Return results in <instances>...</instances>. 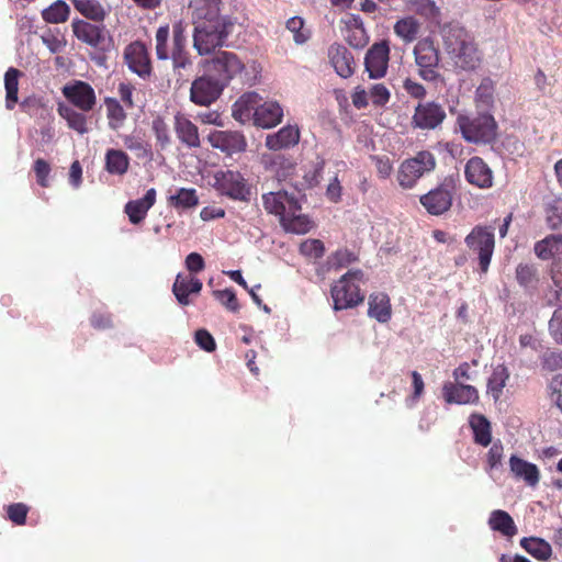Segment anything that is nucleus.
Returning <instances> with one entry per match:
<instances>
[{
  "instance_id": "obj_1",
  "label": "nucleus",
  "mask_w": 562,
  "mask_h": 562,
  "mask_svg": "<svg viewBox=\"0 0 562 562\" xmlns=\"http://www.w3.org/2000/svg\"><path fill=\"white\" fill-rule=\"evenodd\" d=\"M221 0H191L195 19L193 46L200 55H206L225 44L234 23L220 14Z\"/></svg>"
},
{
  "instance_id": "obj_2",
  "label": "nucleus",
  "mask_w": 562,
  "mask_h": 562,
  "mask_svg": "<svg viewBox=\"0 0 562 562\" xmlns=\"http://www.w3.org/2000/svg\"><path fill=\"white\" fill-rule=\"evenodd\" d=\"M187 26L176 21L170 30L169 24L160 25L155 34V50L158 60L172 61V70L182 76V70L192 67V58L188 49Z\"/></svg>"
},
{
  "instance_id": "obj_3",
  "label": "nucleus",
  "mask_w": 562,
  "mask_h": 562,
  "mask_svg": "<svg viewBox=\"0 0 562 562\" xmlns=\"http://www.w3.org/2000/svg\"><path fill=\"white\" fill-rule=\"evenodd\" d=\"M443 48L457 69L472 71L481 64V54L473 36L461 26L442 30Z\"/></svg>"
},
{
  "instance_id": "obj_4",
  "label": "nucleus",
  "mask_w": 562,
  "mask_h": 562,
  "mask_svg": "<svg viewBox=\"0 0 562 562\" xmlns=\"http://www.w3.org/2000/svg\"><path fill=\"white\" fill-rule=\"evenodd\" d=\"M456 124L468 143L486 145L496 139L498 125L490 113L459 114Z\"/></svg>"
},
{
  "instance_id": "obj_5",
  "label": "nucleus",
  "mask_w": 562,
  "mask_h": 562,
  "mask_svg": "<svg viewBox=\"0 0 562 562\" xmlns=\"http://www.w3.org/2000/svg\"><path fill=\"white\" fill-rule=\"evenodd\" d=\"M363 277L360 269L349 270L331 285L330 295L335 311L353 308L364 301V294L360 290Z\"/></svg>"
},
{
  "instance_id": "obj_6",
  "label": "nucleus",
  "mask_w": 562,
  "mask_h": 562,
  "mask_svg": "<svg viewBox=\"0 0 562 562\" xmlns=\"http://www.w3.org/2000/svg\"><path fill=\"white\" fill-rule=\"evenodd\" d=\"M214 189L223 196L233 201L249 203L254 187L237 170H218L214 175Z\"/></svg>"
},
{
  "instance_id": "obj_7",
  "label": "nucleus",
  "mask_w": 562,
  "mask_h": 562,
  "mask_svg": "<svg viewBox=\"0 0 562 562\" xmlns=\"http://www.w3.org/2000/svg\"><path fill=\"white\" fill-rule=\"evenodd\" d=\"M436 165V157L431 151H418L401 164L397 172L398 184L403 189H412L424 175L435 170Z\"/></svg>"
},
{
  "instance_id": "obj_8",
  "label": "nucleus",
  "mask_w": 562,
  "mask_h": 562,
  "mask_svg": "<svg viewBox=\"0 0 562 562\" xmlns=\"http://www.w3.org/2000/svg\"><path fill=\"white\" fill-rule=\"evenodd\" d=\"M419 77L428 82H436L440 75V52L429 37L419 40L413 50Z\"/></svg>"
},
{
  "instance_id": "obj_9",
  "label": "nucleus",
  "mask_w": 562,
  "mask_h": 562,
  "mask_svg": "<svg viewBox=\"0 0 562 562\" xmlns=\"http://www.w3.org/2000/svg\"><path fill=\"white\" fill-rule=\"evenodd\" d=\"M464 243L471 251L477 254L480 271L486 273L495 247L494 229L476 225L467 235Z\"/></svg>"
},
{
  "instance_id": "obj_10",
  "label": "nucleus",
  "mask_w": 562,
  "mask_h": 562,
  "mask_svg": "<svg viewBox=\"0 0 562 562\" xmlns=\"http://www.w3.org/2000/svg\"><path fill=\"white\" fill-rule=\"evenodd\" d=\"M205 70L212 74L225 88L245 69L240 58L232 52L220 50L205 60Z\"/></svg>"
},
{
  "instance_id": "obj_11",
  "label": "nucleus",
  "mask_w": 562,
  "mask_h": 562,
  "mask_svg": "<svg viewBox=\"0 0 562 562\" xmlns=\"http://www.w3.org/2000/svg\"><path fill=\"white\" fill-rule=\"evenodd\" d=\"M224 89L225 87L205 70L202 76L192 81L190 100L196 105L209 106L222 95Z\"/></svg>"
},
{
  "instance_id": "obj_12",
  "label": "nucleus",
  "mask_w": 562,
  "mask_h": 562,
  "mask_svg": "<svg viewBox=\"0 0 562 562\" xmlns=\"http://www.w3.org/2000/svg\"><path fill=\"white\" fill-rule=\"evenodd\" d=\"M64 97L81 112H90L97 104V95L92 86L82 80H74L61 89Z\"/></svg>"
},
{
  "instance_id": "obj_13",
  "label": "nucleus",
  "mask_w": 562,
  "mask_h": 562,
  "mask_svg": "<svg viewBox=\"0 0 562 562\" xmlns=\"http://www.w3.org/2000/svg\"><path fill=\"white\" fill-rule=\"evenodd\" d=\"M124 61L128 69L145 79L151 75L153 65L147 46L142 41H134L124 48Z\"/></svg>"
},
{
  "instance_id": "obj_14",
  "label": "nucleus",
  "mask_w": 562,
  "mask_h": 562,
  "mask_svg": "<svg viewBox=\"0 0 562 562\" xmlns=\"http://www.w3.org/2000/svg\"><path fill=\"white\" fill-rule=\"evenodd\" d=\"M390 61L389 41L382 40L371 45L364 56V68L371 79H380L386 75Z\"/></svg>"
},
{
  "instance_id": "obj_15",
  "label": "nucleus",
  "mask_w": 562,
  "mask_h": 562,
  "mask_svg": "<svg viewBox=\"0 0 562 562\" xmlns=\"http://www.w3.org/2000/svg\"><path fill=\"white\" fill-rule=\"evenodd\" d=\"M71 29L79 42L95 49H104L106 30L102 23H91L87 20L74 19Z\"/></svg>"
},
{
  "instance_id": "obj_16",
  "label": "nucleus",
  "mask_w": 562,
  "mask_h": 562,
  "mask_svg": "<svg viewBox=\"0 0 562 562\" xmlns=\"http://www.w3.org/2000/svg\"><path fill=\"white\" fill-rule=\"evenodd\" d=\"M446 111L439 103L428 101L419 103L412 116V126L419 130H435L446 119Z\"/></svg>"
},
{
  "instance_id": "obj_17",
  "label": "nucleus",
  "mask_w": 562,
  "mask_h": 562,
  "mask_svg": "<svg viewBox=\"0 0 562 562\" xmlns=\"http://www.w3.org/2000/svg\"><path fill=\"white\" fill-rule=\"evenodd\" d=\"M263 209L276 216H279L280 221L286 214L293 215L301 211V205L297 199L293 194H289L286 191L268 192L262 194Z\"/></svg>"
},
{
  "instance_id": "obj_18",
  "label": "nucleus",
  "mask_w": 562,
  "mask_h": 562,
  "mask_svg": "<svg viewBox=\"0 0 562 562\" xmlns=\"http://www.w3.org/2000/svg\"><path fill=\"white\" fill-rule=\"evenodd\" d=\"M260 164L265 171L278 181L292 177L296 169V162L289 156L278 151L265 153L260 157Z\"/></svg>"
},
{
  "instance_id": "obj_19",
  "label": "nucleus",
  "mask_w": 562,
  "mask_h": 562,
  "mask_svg": "<svg viewBox=\"0 0 562 562\" xmlns=\"http://www.w3.org/2000/svg\"><path fill=\"white\" fill-rule=\"evenodd\" d=\"M207 140L213 148L226 155H234L246 150L247 140L238 131H214L209 134Z\"/></svg>"
},
{
  "instance_id": "obj_20",
  "label": "nucleus",
  "mask_w": 562,
  "mask_h": 562,
  "mask_svg": "<svg viewBox=\"0 0 562 562\" xmlns=\"http://www.w3.org/2000/svg\"><path fill=\"white\" fill-rule=\"evenodd\" d=\"M452 191L446 183L438 186L419 198L420 204L431 215H441L452 205Z\"/></svg>"
},
{
  "instance_id": "obj_21",
  "label": "nucleus",
  "mask_w": 562,
  "mask_h": 562,
  "mask_svg": "<svg viewBox=\"0 0 562 562\" xmlns=\"http://www.w3.org/2000/svg\"><path fill=\"white\" fill-rule=\"evenodd\" d=\"M467 181L480 189H490L493 187V171L488 165L479 156L470 158L464 167Z\"/></svg>"
},
{
  "instance_id": "obj_22",
  "label": "nucleus",
  "mask_w": 562,
  "mask_h": 562,
  "mask_svg": "<svg viewBox=\"0 0 562 562\" xmlns=\"http://www.w3.org/2000/svg\"><path fill=\"white\" fill-rule=\"evenodd\" d=\"M442 396L448 404H475L479 402L476 387L463 383L446 382L442 385Z\"/></svg>"
},
{
  "instance_id": "obj_23",
  "label": "nucleus",
  "mask_w": 562,
  "mask_h": 562,
  "mask_svg": "<svg viewBox=\"0 0 562 562\" xmlns=\"http://www.w3.org/2000/svg\"><path fill=\"white\" fill-rule=\"evenodd\" d=\"M328 58L335 71L341 78L353 75L356 63L351 52L342 44L334 43L328 48Z\"/></svg>"
},
{
  "instance_id": "obj_24",
  "label": "nucleus",
  "mask_w": 562,
  "mask_h": 562,
  "mask_svg": "<svg viewBox=\"0 0 562 562\" xmlns=\"http://www.w3.org/2000/svg\"><path fill=\"white\" fill-rule=\"evenodd\" d=\"M156 196L157 192L151 188L147 190L142 199L132 200L125 204L124 212L132 224H139L146 218L148 211L156 203Z\"/></svg>"
},
{
  "instance_id": "obj_25",
  "label": "nucleus",
  "mask_w": 562,
  "mask_h": 562,
  "mask_svg": "<svg viewBox=\"0 0 562 562\" xmlns=\"http://www.w3.org/2000/svg\"><path fill=\"white\" fill-rule=\"evenodd\" d=\"M173 127L181 144L189 148H198L201 146L198 126L184 114L177 113L175 115Z\"/></svg>"
},
{
  "instance_id": "obj_26",
  "label": "nucleus",
  "mask_w": 562,
  "mask_h": 562,
  "mask_svg": "<svg viewBox=\"0 0 562 562\" xmlns=\"http://www.w3.org/2000/svg\"><path fill=\"white\" fill-rule=\"evenodd\" d=\"M202 282L192 274H178L172 285V292L179 304L186 306L191 303L189 295L199 294L202 290Z\"/></svg>"
},
{
  "instance_id": "obj_27",
  "label": "nucleus",
  "mask_w": 562,
  "mask_h": 562,
  "mask_svg": "<svg viewBox=\"0 0 562 562\" xmlns=\"http://www.w3.org/2000/svg\"><path fill=\"white\" fill-rule=\"evenodd\" d=\"M260 100L256 92L244 93L233 105V117L243 124L251 119L255 121V112L259 108Z\"/></svg>"
},
{
  "instance_id": "obj_28",
  "label": "nucleus",
  "mask_w": 562,
  "mask_h": 562,
  "mask_svg": "<svg viewBox=\"0 0 562 562\" xmlns=\"http://www.w3.org/2000/svg\"><path fill=\"white\" fill-rule=\"evenodd\" d=\"M368 316L379 323H387L392 317L390 296L384 292L371 293L368 297Z\"/></svg>"
},
{
  "instance_id": "obj_29",
  "label": "nucleus",
  "mask_w": 562,
  "mask_h": 562,
  "mask_svg": "<svg viewBox=\"0 0 562 562\" xmlns=\"http://www.w3.org/2000/svg\"><path fill=\"white\" fill-rule=\"evenodd\" d=\"M300 142V131L296 126L286 125L277 133L268 135L266 146L272 151L295 146Z\"/></svg>"
},
{
  "instance_id": "obj_30",
  "label": "nucleus",
  "mask_w": 562,
  "mask_h": 562,
  "mask_svg": "<svg viewBox=\"0 0 562 562\" xmlns=\"http://www.w3.org/2000/svg\"><path fill=\"white\" fill-rule=\"evenodd\" d=\"M509 468L516 479L524 480L529 486H536L540 480V472L536 464L530 463L517 456L509 459Z\"/></svg>"
},
{
  "instance_id": "obj_31",
  "label": "nucleus",
  "mask_w": 562,
  "mask_h": 562,
  "mask_svg": "<svg viewBox=\"0 0 562 562\" xmlns=\"http://www.w3.org/2000/svg\"><path fill=\"white\" fill-rule=\"evenodd\" d=\"M283 116L282 108L279 103L268 101L259 104L258 110L255 112V125L262 128H271L278 125Z\"/></svg>"
},
{
  "instance_id": "obj_32",
  "label": "nucleus",
  "mask_w": 562,
  "mask_h": 562,
  "mask_svg": "<svg viewBox=\"0 0 562 562\" xmlns=\"http://www.w3.org/2000/svg\"><path fill=\"white\" fill-rule=\"evenodd\" d=\"M469 426L473 432V441L476 445L487 447L492 442V426L484 415L479 413L471 414Z\"/></svg>"
},
{
  "instance_id": "obj_33",
  "label": "nucleus",
  "mask_w": 562,
  "mask_h": 562,
  "mask_svg": "<svg viewBox=\"0 0 562 562\" xmlns=\"http://www.w3.org/2000/svg\"><path fill=\"white\" fill-rule=\"evenodd\" d=\"M535 254L541 260L562 256V234H551L535 244Z\"/></svg>"
},
{
  "instance_id": "obj_34",
  "label": "nucleus",
  "mask_w": 562,
  "mask_h": 562,
  "mask_svg": "<svg viewBox=\"0 0 562 562\" xmlns=\"http://www.w3.org/2000/svg\"><path fill=\"white\" fill-rule=\"evenodd\" d=\"M521 548L539 561H548L552 557L551 544L539 537H524L520 539Z\"/></svg>"
},
{
  "instance_id": "obj_35",
  "label": "nucleus",
  "mask_w": 562,
  "mask_h": 562,
  "mask_svg": "<svg viewBox=\"0 0 562 562\" xmlns=\"http://www.w3.org/2000/svg\"><path fill=\"white\" fill-rule=\"evenodd\" d=\"M168 205L176 211L194 209L199 205V195L193 188H180L167 199Z\"/></svg>"
},
{
  "instance_id": "obj_36",
  "label": "nucleus",
  "mask_w": 562,
  "mask_h": 562,
  "mask_svg": "<svg viewBox=\"0 0 562 562\" xmlns=\"http://www.w3.org/2000/svg\"><path fill=\"white\" fill-rule=\"evenodd\" d=\"M104 160L105 170L110 175L123 176L130 168V157L125 151L121 149H108Z\"/></svg>"
},
{
  "instance_id": "obj_37",
  "label": "nucleus",
  "mask_w": 562,
  "mask_h": 562,
  "mask_svg": "<svg viewBox=\"0 0 562 562\" xmlns=\"http://www.w3.org/2000/svg\"><path fill=\"white\" fill-rule=\"evenodd\" d=\"M488 525L492 530L498 531L509 538L517 533V527L514 519L503 509H495L491 513Z\"/></svg>"
},
{
  "instance_id": "obj_38",
  "label": "nucleus",
  "mask_w": 562,
  "mask_h": 562,
  "mask_svg": "<svg viewBox=\"0 0 562 562\" xmlns=\"http://www.w3.org/2000/svg\"><path fill=\"white\" fill-rule=\"evenodd\" d=\"M75 9L87 20L103 23L106 10L98 0H71Z\"/></svg>"
},
{
  "instance_id": "obj_39",
  "label": "nucleus",
  "mask_w": 562,
  "mask_h": 562,
  "mask_svg": "<svg viewBox=\"0 0 562 562\" xmlns=\"http://www.w3.org/2000/svg\"><path fill=\"white\" fill-rule=\"evenodd\" d=\"M509 371L505 364H497L493 368L492 374L487 380V393L496 402L503 395V389L509 380Z\"/></svg>"
},
{
  "instance_id": "obj_40",
  "label": "nucleus",
  "mask_w": 562,
  "mask_h": 562,
  "mask_svg": "<svg viewBox=\"0 0 562 562\" xmlns=\"http://www.w3.org/2000/svg\"><path fill=\"white\" fill-rule=\"evenodd\" d=\"M21 76L22 72L14 67H10L4 74L5 108L8 110H13L19 101V79Z\"/></svg>"
},
{
  "instance_id": "obj_41",
  "label": "nucleus",
  "mask_w": 562,
  "mask_h": 562,
  "mask_svg": "<svg viewBox=\"0 0 562 562\" xmlns=\"http://www.w3.org/2000/svg\"><path fill=\"white\" fill-rule=\"evenodd\" d=\"M104 104L106 108V117H108V125L112 131L120 130L125 120H126V113L124 111L123 105L120 103L119 100L115 98L108 97L104 99Z\"/></svg>"
},
{
  "instance_id": "obj_42",
  "label": "nucleus",
  "mask_w": 562,
  "mask_h": 562,
  "mask_svg": "<svg viewBox=\"0 0 562 562\" xmlns=\"http://www.w3.org/2000/svg\"><path fill=\"white\" fill-rule=\"evenodd\" d=\"M70 8L63 0H56L42 11V18L46 23L59 24L69 19Z\"/></svg>"
},
{
  "instance_id": "obj_43",
  "label": "nucleus",
  "mask_w": 562,
  "mask_h": 562,
  "mask_svg": "<svg viewBox=\"0 0 562 562\" xmlns=\"http://www.w3.org/2000/svg\"><path fill=\"white\" fill-rule=\"evenodd\" d=\"M420 30L419 22L413 16L400 19L394 24V33L405 43H412L416 40Z\"/></svg>"
},
{
  "instance_id": "obj_44",
  "label": "nucleus",
  "mask_w": 562,
  "mask_h": 562,
  "mask_svg": "<svg viewBox=\"0 0 562 562\" xmlns=\"http://www.w3.org/2000/svg\"><path fill=\"white\" fill-rule=\"evenodd\" d=\"M59 115L66 120L68 126L79 134H86L88 132L87 117L83 113L77 112L75 109L68 105L58 106Z\"/></svg>"
},
{
  "instance_id": "obj_45",
  "label": "nucleus",
  "mask_w": 562,
  "mask_h": 562,
  "mask_svg": "<svg viewBox=\"0 0 562 562\" xmlns=\"http://www.w3.org/2000/svg\"><path fill=\"white\" fill-rule=\"evenodd\" d=\"M284 231L294 234H305L311 229V222L307 216L300 214V212L293 215L286 214L280 221Z\"/></svg>"
},
{
  "instance_id": "obj_46",
  "label": "nucleus",
  "mask_w": 562,
  "mask_h": 562,
  "mask_svg": "<svg viewBox=\"0 0 562 562\" xmlns=\"http://www.w3.org/2000/svg\"><path fill=\"white\" fill-rule=\"evenodd\" d=\"M516 280L525 289H535L538 284V270L533 265L519 263L516 268Z\"/></svg>"
},
{
  "instance_id": "obj_47",
  "label": "nucleus",
  "mask_w": 562,
  "mask_h": 562,
  "mask_svg": "<svg viewBox=\"0 0 562 562\" xmlns=\"http://www.w3.org/2000/svg\"><path fill=\"white\" fill-rule=\"evenodd\" d=\"M124 146L136 154L138 158H147L151 156L150 144L144 142L140 137L135 135H125L123 137Z\"/></svg>"
},
{
  "instance_id": "obj_48",
  "label": "nucleus",
  "mask_w": 562,
  "mask_h": 562,
  "mask_svg": "<svg viewBox=\"0 0 562 562\" xmlns=\"http://www.w3.org/2000/svg\"><path fill=\"white\" fill-rule=\"evenodd\" d=\"M355 252L347 248L338 249L328 257V265L338 270L357 261Z\"/></svg>"
},
{
  "instance_id": "obj_49",
  "label": "nucleus",
  "mask_w": 562,
  "mask_h": 562,
  "mask_svg": "<svg viewBox=\"0 0 562 562\" xmlns=\"http://www.w3.org/2000/svg\"><path fill=\"white\" fill-rule=\"evenodd\" d=\"M546 218L550 228L557 229L562 226V199H553L546 209Z\"/></svg>"
},
{
  "instance_id": "obj_50",
  "label": "nucleus",
  "mask_w": 562,
  "mask_h": 562,
  "mask_svg": "<svg viewBox=\"0 0 562 562\" xmlns=\"http://www.w3.org/2000/svg\"><path fill=\"white\" fill-rule=\"evenodd\" d=\"M286 29L293 33L296 44H304L310 38V31L304 27V20L300 16H293L286 21Z\"/></svg>"
},
{
  "instance_id": "obj_51",
  "label": "nucleus",
  "mask_w": 562,
  "mask_h": 562,
  "mask_svg": "<svg viewBox=\"0 0 562 562\" xmlns=\"http://www.w3.org/2000/svg\"><path fill=\"white\" fill-rule=\"evenodd\" d=\"M151 128L160 148H167L171 143V138L169 134V127L165 120L161 116L155 117L151 123Z\"/></svg>"
},
{
  "instance_id": "obj_52",
  "label": "nucleus",
  "mask_w": 562,
  "mask_h": 562,
  "mask_svg": "<svg viewBox=\"0 0 562 562\" xmlns=\"http://www.w3.org/2000/svg\"><path fill=\"white\" fill-rule=\"evenodd\" d=\"M300 254L306 258L319 259L325 254L324 243L319 239H306L300 244Z\"/></svg>"
},
{
  "instance_id": "obj_53",
  "label": "nucleus",
  "mask_w": 562,
  "mask_h": 562,
  "mask_svg": "<svg viewBox=\"0 0 562 562\" xmlns=\"http://www.w3.org/2000/svg\"><path fill=\"white\" fill-rule=\"evenodd\" d=\"M416 13L428 20L437 21L440 16V9L434 0H414Z\"/></svg>"
},
{
  "instance_id": "obj_54",
  "label": "nucleus",
  "mask_w": 562,
  "mask_h": 562,
  "mask_svg": "<svg viewBox=\"0 0 562 562\" xmlns=\"http://www.w3.org/2000/svg\"><path fill=\"white\" fill-rule=\"evenodd\" d=\"M29 510V506L24 503H13L5 508L8 519L18 526L25 525Z\"/></svg>"
},
{
  "instance_id": "obj_55",
  "label": "nucleus",
  "mask_w": 562,
  "mask_h": 562,
  "mask_svg": "<svg viewBox=\"0 0 562 562\" xmlns=\"http://www.w3.org/2000/svg\"><path fill=\"white\" fill-rule=\"evenodd\" d=\"M214 297L224 305L228 311L237 313L240 308L237 296L232 289L216 290L213 292Z\"/></svg>"
},
{
  "instance_id": "obj_56",
  "label": "nucleus",
  "mask_w": 562,
  "mask_h": 562,
  "mask_svg": "<svg viewBox=\"0 0 562 562\" xmlns=\"http://www.w3.org/2000/svg\"><path fill=\"white\" fill-rule=\"evenodd\" d=\"M33 170L37 183L42 188H47L49 186L48 177L52 171L50 165L45 159L37 158L33 164Z\"/></svg>"
},
{
  "instance_id": "obj_57",
  "label": "nucleus",
  "mask_w": 562,
  "mask_h": 562,
  "mask_svg": "<svg viewBox=\"0 0 562 562\" xmlns=\"http://www.w3.org/2000/svg\"><path fill=\"white\" fill-rule=\"evenodd\" d=\"M549 330L554 341L562 345V305L554 311L549 322Z\"/></svg>"
},
{
  "instance_id": "obj_58",
  "label": "nucleus",
  "mask_w": 562,
  "mask_h": 562,
  "mask_svg": "<svg viewBox=\"0 0 562 562\" xmlns=\"http://www.w3.org/2000/svg\"><path fill=\"white\" fill-rule=\"evenodd\" d=\"M369 95L371 98L372 103L376 106L385 105L391 97L390 91L382 83L373 85L369 91Z\"/></svg>"
},
{
  "instance_id": "obj_59",
  "label": "nucleus",
  "mask_w": 562,
  "mask_h": 562,
  "mask_svg": "<svg viewBox=\"0 0 562 562\" xmlns=\"http://www.w3.org/2000/svg\"><path fill=\"white\" fill-rule=\"evenodd\" d=\"M371 160L374 164L375 170L380 178L386 179L391 176L393 170V165L391 159L387 156H371Z\"/></svg>"
},
{
  "instance_id": "obj_60",
  "label": "nucleus",
  "mask_w": 562,
  "mask_h": 562,
  "mask_svg": "<svg viewBox=\"0 0 562 562\" xmlns=\"http://www.w3.org/2000/svg\"><path fill=\"white\" fill-rule=\"evenodd\" d=\"M194 340L206 352H212L216 349V342L206 329H198L194 334Z\"/></svg>"
},
{
  "instance_id": "obj_61",
  "label": "nucleus",
  "mask_w": 562,
  "mask_h": 562,
  "mask_svg": "<svg viewBox=\"0 0 562 562\" xmlns=\"http://www.w3.org/2000/svg\"><path fill=\"white\" fill-rule=\"evenodd\" d=\"M541 364L544 370L550 372L562 369V355L555 351H547L541 358Z\"/></svg>"
},
{
  "instance_id": "obj_62",
  "label": "nucleus",
  "mask_w": 562,
  "mask_h": 562,
  "mask_svg": "<svg viewBox=\"0 0 562 562\" xmlns=\"http://www.w3.org/2000/svg\"><path fill=\"white\" fill-rule=\"evenodd\" d=\"M549 387L551 402L562 412V374L555 375Z\"/></svg>"
},
{
  "instance_id": "obj_63",
  "label": "nucleus",
  "mask_w": 562,
  "mask_h": 562,
  "mask_svg": "<svg viewBox=\"0 0 562 562\" xmlns=\"http://www.w3.org/2000/svg\"><path fill=\"white\" fill-rule=\"evenodd\" d=\"M403 88L412 98L415 99H424L427 93L425 87L422 83L411 78H406L404 80Z\"/></svg>"
},
{
  "instance_id": "obj_64",
  "label": "nucleus",
  "mask_w": 562,
  "mask_h": 562,
  "mask_svg": "<svg viewBox=\"0 0 562 562\" xmlns=\"http://www.w3.org/2000/svg\"><path fill=\"white\" fill-rule=\"evenodd\" d=\"M186 267L190 272L198 273L205 267L203 257L198 252H191L186 258Z\"/></svg>"
}]
</instances>
